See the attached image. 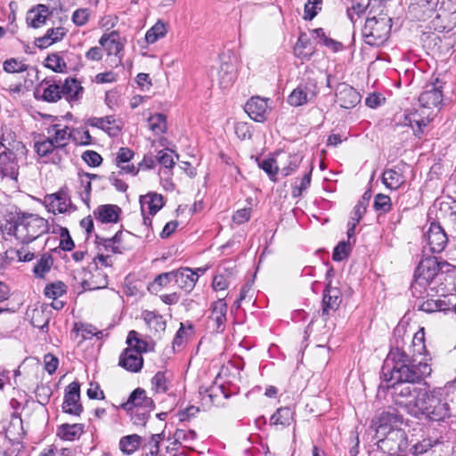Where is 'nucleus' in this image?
Instances as JSON below:
<instances>
[{
  "instance_id": "nucleus-1",
  "label": "nucleus",
  "mask_w": 456,
  "mask_h": 456,
  "mask_svg": "<svg viewBox=\"0 0 456 456\" xmlns=\"http://www.w3.org/2000/svg\"><path fill=\"white\" fill-rule=\"evenodd\" d=\"M397 402L404 405L407 411L430 421H444L451 417V408L447 402L448 392L444 387L431 390L410 385L395 387Z\"/></svg>"
},
{
  "instance_id": "nucleus-2",
  "label": "nucleus",
  "mask_w": 456,
  "mask_h": 456,
  "mask_svg": "<svg viewBox=\"0 0 456 456\" xmlns=\"http://www.w3.org/2000/svg\"><path fill=\"white\" fill-rule=\"evenodd\" d=\"M428 356L411 357L398 348L389 354L384 368V377L387 381L396 383H414L428 377L432 368Z\"/></svg>"
},
{
  "instance_id": "nucleus-3",
  "label": "nucleus",
  "mask_w": 456,
  "mask_h": 456,
  "mask_svg": "<svg viewBox=\"0 0 456 456\" xmlns=\"http://www.w3.org/2000/svg\"><path fill=\"white\" fill-rule=\"evenodd\" d=\"M49 230L48 221L35 214H23L11 224L9 231L17 240L28 244Z\"/></svg>"
},
{
  "instance_id": "nucleus-4",
  "label": "nucleus",
  "mask_w": 456,
  "mask_h": 456,
  "mask_svg": "<svg viewBox=\"0 0 456 456\" xmlns=\"http://www.w3.org/2000/svg\"><path fill=\"white\" fill-rule=\"evenodd\" d=\"M127 347L121 353L118 365L127 371L139 372L143 366L142 354L149 350V344L140 338L139 333L131 330L126 338Z\"/></svg>"
},
{
  "instance_id": "nucleus-5",
  "label": "nucleus",
  "mask_w": 456,
  "mask_h": 456,
  "mask_svg": "<svg viewBox=\"0 0 456 456\" xmlns=\"http://www.w3.org/2000/svg\"><path fill=\"white\" fill-rule=\"evenodd\" d=\"M28 150L25 145L17 142L12 150L0 153V177L17 181L20 165L26 162Z\"/></svg>"
},
{
  "instance_id": "nucleus-6",
  "label": "nucleus",
  "mask_w": 456,
  "mask_h": 456,
  "mask_svg": "<svg viewBox=\"0 0 456 456\" xmlns=\"http://www.w3.org/2000/svg\"><path fill=\"white\" fill-rule=\"evenodd\" d=\"M391 20L386 16L368 18L362 28L365 42L370 45H380L389 37Z\"/></svg>"
},
{
  "instance_id": "nucleus-7",
  "label": "nucleus",
  "mask_w": 456,
  "mask_h": 456,
  "mask_svg": "<svg viewBox=\"0 0 456 456\" xmlns=\"http://www.w3.org/2000/svg\"><path fill=\"white\" fill-rule=\"evenodd\" d=\"M439 272L440 267L436 258L427 257L422 259L415 271L414 282L411 285L413 293H416L419 288L430 286Z\"/></svg>"
},
{
  "instance_id": "nucleus-8",
  "label": "nucleus",
  "mask_w": 456,
  "mask_h": 456,
  "mask_svg": "<svg viewBox=\"0 0 456 456\" xmlns=\"http://www.w3.org/2000/svg\"><path fill=\"white\" fill-rule=\"evenodd\" d=\"M318 94L317 85L314 80L299 84L289 95L288 102L293 107H299L313 102Z\"/></svg>"
},
{
  "instance_id": "nucleus-9",
  "label": "nucleus",
  "mask_w": 456,
  "mask_h": 456,
  "mask_svg": "<svg viewBox=\"0 0 456 456\" xmlns=\"http://www.w3.org/2000/svg\"><path fill=\"white\" fill-rule=\"evenodd\" d=\"M99 44L110 58L111 63L115 66L121 64L124 45L120 41L119 34L117 31L103 34L99 40Z\"/></svg>"
},
{
  "instance_id": "nucleus-10",
  "label": "nucleus",
  "mask_w": 456,
  "mask_h": 456,
  "mask_svg": "<svg viewBox=\"0 0 456 456\" xmlns=\"http://www.w3.org/2000/svg\"><path fill=\"white\" fill-rule=\"evenodd\" d=\"M403 118V120L400 119V123L403 126H411L414 134L418 137L423 134V128L433 119L431 113L428 112V110L423 108L404 113Z\"/></svg>"
},
{
  "instance_id": "nucleus-11",
  "label": "nucleus",
  "mask_w": 456,
  "mask_h": 456,
  "mask_svg": "<svg viewBox=\"0 0 456 456\" xmlns=\"http://www.w3.org/2000/svg\"><path fill=\"white\" fill-rule=\"evenodd\" d=\"M377 439L379 448L384 452L403 451L407 447L406 435L401 428H395L390 433H387V436Z\"/></svg>"
},
{
  "instance_id": "nucleus-12",
  "label": "nucleus",
  "mask_w": 456,
  "mask_h": 456,
  "mask_svg": "<svg viewBox=\"0 0 456 456\" xmlns=\"http://www.w3.org/2000/svg\"><path fill=\"white\" fill-rule=\"evenodd\" d=\"M403 423L402 418L390 412H382L372 419L371 427L376 432V437L387 436L395 428H400Z\"/></svg>"
},
{
  "instance_id": "nucleus-13",
  "label": "nucleus",
  "mask_w": 456,
  "mask_h": 456,
  "mask_svg": "<svg viewBox=\"0 0 456 456\" xmlns=\"http://www.w3.org/2000/svg\"><path fill=\"white\" fill-rule=\"evenodd\" d=\"M140 205L143 216V224L146 226H150L151 220L150 217L146 216V214L148 213L151 216H154L164 206L163 197L157 192H149L146 195L141 196Z\"/></svg>"
},
{
  "instance_id": "nucleus-14",
  "label": "nucleus",
  "mask_w": 456,
  "mask_h": 456,
  "mask_svg": "<svg viewBox=\"0 0 456 456\" xmlns=\"http://www.w3.org/2000/svg\"><path fill=\"white\" fill-rule=\"evenodd\" d=\"M425 240L430 251L440 253L447 245L448 238L440 224L431 223L428 232L425 233Z\"/></svg>"
},
{
  "instance_id": "nucleus-15",
  "label": "nucleus",
  "mask_w": 456,
  "mask_h": 456,
  "mask_svg": "<svg viewBox=\"0 0 456 456\" xmlns=\"http://www.w3.org/2000/svg\"><path fill=\"white\" fill-rule=\"evenodd\" d=\"M421 108L426 110H439L443 103L441 85H428L419 97Z\"/></svg>"
},
{
  "instance_id": "nucleus-16",
  "label": "nucleus",
  "mask_w": 456,
  "mask_h": 456,
  "mask_svg": "<svg viewBox=\"0 0 456 456\" xmlns=\"http://www.w3.org/2000/svg\"><path fill=\"white\" fill-rule=\"evenodd\" d=\"M45 201L49 211H52L53 214H62L75 210V207L71 203L70 197L63 190H61L56 193L47 195Z\"/></svg>"
},
{
  "instance_id": "nucleus-17",
  "label": "nucleus",
  "mask_w": 456,
  "mask_h": 456,
  "mask_svg": "<svg viewBox=\"0 0 456 456\" xmlns=\"http://www.w3.org/2000/svg\"><path fill=\"white\" fill-rule=\"evenodd\" d=\"M80 400V386L77 382H72L68 386L62 404L63 411L66 413L79 415L82 411Z\"/></svg>"
},
{
  "instance_id": "nucleus-18",
  "label": "nucleus",
  "mask_w": 456,
  "mask_h": 456,
  "mask_svg": "<svg viewBox=\"0 0 456 456\" xmlns=\"http://www.w3.org/2000/svg\"><path fill=\"white\" fill-rule=\"evenodd\" d=\"M245 111L253 120L263 122L269 112L268 100L259 96L252 97L247 102Z\"/></svg>"
},
{
  "instance_id": "nucleus-19",
  "label": "nucleus",
  "mask_w": 456,
  "mask_h": 456,
  "mask_svg": "<svg viewBox=\"0 0 456 456\" xmlns=\"http://www.w3.org/2000/svg\"><path fill=\"white\" fill-rule=\"evenodd\" d=\"M120 407L126 411L141 410L144 407L153 409V401L146 395L144 389L138 387L131 393L127 401L122 403Z\"/></svg>"
},
{
  "instance_id": "nucleus-20",
  "label": "nucleus",
  "mask_w": 456,
  "mask_h": 456,
  "mask_svg": "<svg viewBox=\"0 0 456 456\" xmlns=\"http://www.w3.org/2000/svg\"><path fill=\"white\" fill-rule=\"evenodd\" d=\"M361 101V96L355 89L347 84H340L336 91V102L345 109H351L356 106Z\"/></svg>"
},
{
  "instance_id": "nucleus-21",
  "label": "nucleus",
  "mask_w": 456,
  "mask_h": 456,
  "mask_svg": "<svg viewBox=\"0 0 456 456\" xmlns=\"http://www.w3.org/2000/svg\"><path fill=\"white\" fill-rule=\"evenodd\" d=\"M47 137L58 149L66 147L72 137V132L68 126L53 124L47 127Z\"/></svg>"
},
{
  "instance_id": "nucleus-22",
  "label": "nucleus",
  "mask_w": 456,
  "mask_h": 456,
  "mask_svg": "<svg viewBox=\"0 0 456 456\" xmlns=\"http://www.w3.org/2000/svg\"><path fill=\"white\" fill-rule=\"evenodd\" d=\"M123 232H118L111 238H98L99 251L104 250L106 254H122L127 249L123 244Z\"/></svg>"
},
{
  "instance_id": "nucleus-23",
  "label": "nucleus",
  "mask_w": 456,
  "mask_h": 456,
  "mask_svg": "<svg viewBox=\"0 0 456 456\" xmlns=\"http://www.w3.org/2000/svg\"><path fill=\"white\" fill-rule=\"evenodd\" d=\"M86 124L105 131L110 136L118 135L121 129L119 124L113 116H107L104 118L92 117L86 120Z\"/></svg>"
},
{
  "instance_id": "nucleus-24",
  "label": "nucleus",
  "mask_w": 456,
  "mask_h": 456,
  "mask_svg": "<svg viewBox=\"0 0 456 456\" xmlns=\"http://www.w3.org/2000/svg\"><path fill=\"white\" fill-rule=\"evenodd\" d=\"M227 304L224 298H219L212 305L209 321L213 322L216 331H222L226 321Z\"/></svg>"
},
{
  "instance_id": "nucleus-25",
  "label": "nucleus",
  "mask_w": 456,
  "mask_h": 456,
  "mask_svg": "<svg viewBox=\"0 0 456 456\" xmlns=\"http://www.w3.org/2000/svg\"><path fill=\"white\" fill-rule=\"evenodd\" d=\"M199 279V275L190 268H181L174 272V281L177 286L184 290H191L196 281Z\"/></svg>"
},
{
  "instance_id": "nucleus-26",
  "label": "nucleus",
  "mask_w": 456,
  "mask_h": 456,
  "mask_svg": "<svg viewBox=\"0 0 456 456\" xmlns=\"http://www.w3.org/2000/svg\"><path fill=\"white\" fill-rule=\"evenodd\" d=\"M342 302L338 289L328 286L323 295L322 315H329L330 311H336Z\"/></svg>"
},
{
  "instance_id": "nucleus-27",
  "label": "nucleus",
  "mask_w": 456,
  "mask_h": 456,
  "mask_svg": "<svg viewBox=\"0 0 456 456\" xmlns=\"http://www.w3.org/2000/svg\"><path fill=\"white\" fill-rule=\"evenodd\" d=\"M121 209L117 205H102L94 212L97 220L102 223H117Z\"/></svg>"
},
{
  "instance_id": "nucleus-28",
  "label": "nucleus",
  "mask_w": 456,
  "mask_h": 456,
  "mask_svg": "<svg viewBox=\"0 0 456 456\" xmlns=\"http://www.w3.org/2000/svg\"><path fill=\"white\" fill-rule=\"evenodd\" d=\"M67 31L63 27L53 28L47 30L45 36L38 37L36 45L39 48H47L53 44L61 40Z\"/></svg>"
},
{
  "instance_id": "nucleus-29",
  "label": "nucleus",
  "mask_w": 456,
  "mask_h": 456,
  "mask_svg": "<svg viewBox=\"0 0 456 456\" xmlns=\"http://www.w3.org/2000/svg\"><path fill=\"white\" fill-rule=\"evenodd\" d=\"M49 14L48 8L43 4H39L37 8L30 10L27 14V23L35 28H40L46 23Z\"/></svg>"
},
{
  "instance_id": "nucleus-30",
  "label": "nucleus",
  "mask_w": 456,
  "mask_h": 456,
  "mask_svg": "<svg viewBox=\"0 0 456 456\" xmlns=\"http://www.w3.org/2000/svg\"><path fill=\"white\" fill-rule=\"evenodd\" d=\"M426 353L424 328H420L412 337L410 346V354H411V357H419L421 359L424 356H428Z\"/></svg>"
},
{
  "instance_id": "nucleus-31",
  "label": "nucleus",
  "mask_w": 456,
  "mask_h": 456,
  "mask_svg": "<svg viewBox=\"0 0 456 456\" xmlns=\"http://www.w3.org/2000/svg\"><path fill=\"white\" fill-rule=\"evenodd\" d=\"M84 433L83 424H62L57 429V436L66 441H74Z\"/></svg>"
},
{
  "instance_id": "nucleus-32",
  "label": "nucleus",
  "mask_w": 456,
  "mask_h": 456,
  "mask_svg": "<svg viewBox=\"0 0 456 456\" xmlns=\"http://www.w3.org/2000/svg\"><path fill=\"white\" fill-rule=\"evenodd\" d=\"M143 319L154 334H159L166 330L165 320L156 312L145 311L143 313Z\"/></svg>"
},
{
  "instance_id": "nucleus-33",
  "label": "nucleus",
  "mask_w": 456,
  "mask_h": 456,
  "mask_svg": "<svg viewBox=\"0 0 456 456\" xmlns=\"http://www.w3.org/2000/svg\"><path fill=\"white\" fill-rule=\"evenodd\" d=\"M219 84L223 88L230 87L236 79L235 68L227 62L222 63L218 71Z\"/></svg>"
},
{
  "instance_id": "nucleus-34",
  "label": "nucleus",
  "mask_w": 456,
  "mask_h": 456,
  "mask_svg": "<svg viewBox=\"0 0 456 456\" xmlns=\"http://www.w3.org/2000/svg\"><path fill=\"white\" fill-rule=\"evenodd\" d=\"M61 94L68 101L77 100L82 93V86L77 80L74 78L66 79L64 84H61Z\"/></svg>"
},
{
  "instance_id": "nucleus-35",
  "label": "nucleus",
  "mask_w": 456,
  "mask_h": 456,
  "mask_svg": "<svg viewBox=\"0 0 456 456\" xmlns=\"http://www.w3.org/2000/svg\"><path fill=\"white\" fill-rule=\"evenodd\" d=\"M157 159L160 165L164 167L163 169L159 170L160 179L162 176H170L171 168L175 165L174 152L168 150H162L158 152Z\"/></svg>"
},
{
  "instance_id": "nucleus-36",
  "label": "nucleus",
  "mask_w": 456,
  "mask_h": 456,
  "mask_svg": "<svg viewBox=\"0 0 456 456\" xmlns=\"http://www.w3.org/2000/svg\"><path fill=\"white\" fill-rule=\"evenodd\" d=\"M382 183L387 189L396 190L404 183V177L395 169H387L382 175Z\"/></svg>"
},
{
  "instance_id": "nucleus-37",
  "label": "nucleus",
  "mask_w": 456,
  "mask_h": 456,
  "mask_svg": "<svg viewBox=\"0 0 456 456\" xmlns=\"http://www.w3.org/2000/svg\"><path fill=\"white\" fill-rule=\"evenodd\" d=\"M142 438L138 435H128L123 436L119 441V449L126 454L134 453L140 446Z\"/></svg>"
},
{
  "instance_id": "nucleus-38",
  "label": "nucleus",
  "mask_w": 456,
  "mask_h": 456,
  "mask_svg": "<svg viewBox=\"0 0 456 456\" xmlns=\"http://www.w3.org/2000/svg\"><path fill=\"white\" fill-rule=\"evenodd\" d=\"M42 88H43V93H42V99L45 102H55L57 101H59L62 94H61V84H48V83H45V84H42L41 85Z\"/></svg>"
},
{
  "instance_id": "nucleus-39",
  "label": "nucleus",
  "mask_w": 456,
  "mask_h": 456,
  "mask_svg": "<svg viewBox=\"0 0 456 456\" xmlns=\"http://www.w3.org/2000/svg\"><path fill=\"white\" fill-rule=\"evenodd\" d=\"M293 420V411L289 407L280 408L271 417V423L282 427L289 426Z\"/></svg>"
},
{
  "instance_id": "nucleus-40",
  "label": "nucleus",
  "mask_w": 456,
  "mask_h": 456,
  "mask_svg": "<svg viewBox=\"0 0 456 456\" xmlns=\"http://www.w3.org/2000/svg\"><path fill=\"white\" fill-rule=\"evenodd\" d=\"M167 32V25L159 20L146 32L145 40L148 44H154L159 38L164 37Z\"/></svg>"
},
{
  "instance_id": "nucleus-41",
  "label": "nucleus",
  "mask_w": 456,
  "mask_h": 456,
  "mask_svg": "<svg viewBox=\"0 0 456 456\" xmlns=\"http://www.w3.org/2000/svg\"><path fill=\"white\" fill-rule=\"evenodd\" d=\"M73 332L76 335V338H81V340L91 339L92 338L101 334L95 327L89 324H75Z\"/></svg>"
},
{
  "instance_id": "nucleus-42",
  "label": "nucleus",
  "mask_w": 456,
  "mask_h": 456,
  "mask_svg": "<svg viewBox=\"0 0 456 456\" xmlns=\"http://www.w3.org/2000/svg\"><path fill=\"white\" fill-rule=\"evenodd\" d=\"M149 129L154 134H163L167 129L166 117L163 114H155L148 118Z\"/></svg>"
},
{
  "instance_id": "nucleus-43",
  "label": "nucleus",
  "mask_w": 456,
  "mask_h": 456,
  "mask_svg": "<svg viewBox=\"0 0 456 456\" xmlns=\"http://www.w3.org/2000/svg\"><path fill=\"white\" fill-rule=\"evenodd\" d=\"M96 175L83 174L79 175V180L82 187L80 196L82 200L88 205L90 201V194L92 190L91 180L96 178Z\"/></svg>"
},
{
  "instance_id": "nucleus-44",
  "label": "nucleus",
  "mask_w": 456,
  "mask_h": 456,
  "mask_svg": "<svg viewBox=\"0 0 456 456\" xmlns=\"http://www.w3.org/2000/svg\"><path fill=\"white\" fill-rule=\"evenodd\" d=\"M259 167L269 175V177L275 181V175L278 171H281V167L278 165L276 159L273 158H269L264 159L261 163H259Z\"/></svg>"
},
{
  "instance_id": "nucleus-45",
  "label": "nucleus",
  "mask_w": 456,
  "mask_h": 456,
  "mask_svg": "<svg viewBox=\"0 0 456 456\" xmlns=\"http://www.w3.org/2000/svg\"><path fill=\"white\" fill-rule=\"evenodd\" d=\"M151 384L157 393H165L168 390L169 382L164 372H157L151 379Z\"/></svg>"
},
{
  "instance_id": "nucleus-46",
  "label": "nucleus",
  "mask_w": 456,
  "mask_h": 456,
  "mask_svg": "<svg viewBox=\"0 0 456 456\" xmlns=\"http://www.w3.org/2000/svg\"><path fill=\"white\" fill-rule=\"evenodd\" d=\"M34 148L37 153L41 157H45L52 153L55 149H57L48 137L44 140L36 142Z\"/></svg>"
},
{
  "instance_id": "nucleus-47",
  "label": "nucleus",
  "mask_w": 456,
  "mask_h": 456,
  "mask_svg": "<svg viewBox=\"0 0 456 456\" xmlns=\"http://www.w3.org/2000/svg\"><path fill=\"white\" fill-rule=\"evenodd\" d=\"M301 160H302L301 156H299L297 154L288 156V164L281 165V173L284 176L289 175L291 173H293L297 168Z\"/></svg>"
},
{
  "instance_id": "nucleus-48",
  "label": "nucleus",
  "mask_w": 456,
  "mask_h": 456,
  "mask_svg": "<svg viewBox=\"0 0 456 456\" xmlns=\"http://www.w3.org/2000/svg\"><path fill=\"white\" fill-rule=\"evenodd\" d=\"M311 173L312 170L308 171L304 175V176L300 179V181L297 180L292 188V195L294 197H298L302 194L304 191H305L311 183Z\"/></svg>"
},
{
  "instance_id": "nucleus-49",
  "label": "nucleus",
  "mask_w": 456,
  "mask_h": 456,
  "mask_svg": "<svg viewBox=\"0 0 456 456\" xmlns=\"http://www.w3.org/2000/svg\"><path fill=\"white\" fill-rule=\"evenodd\" d=\"M49 317L42 309L33 310L31 323L34 327L44 330L47 327Z\"/></svg>"
},
{
  "instance_id": "nucleus-50",
  "label": "nucleus",
  "mask_w": 456,
  "mask_h": 456,
  "mask_svg": "<svg viewBox=\"0 0 456 456\" xmlns=\"http://www.w3.org/2000/svg\"><path fill=\"white\" fill-rule=\"evenodd\" d=\"M4 69L8 73H20L27 69V65L22 61L11 58L4 62Z\"/></svg>"
},
{
  "instance_id": "nucleus-51",
  "label": "nucleus",
  "mask_w": 456,
  "mask_h": 456,
  "mask_svg": "<svg viewBox=\"0 0 456 456\" xmlns=\"http://www.w3.org/2000/svg\"><path fill=\"white\" fill-rule=\"evenodd\" d=\"M66 286L62 282H56L47 285L45 289V294L49 298L56 299L57 297L62 296L66 289Z\"/></svg>"
},
{
  "instance_id": "nucleus-52",
  "label": "nucleus",
  "mask_w": 456,
  "mask_h": 456,
  "mask_svg": "<svg viewBox=\"0 0 456 456\" xmlns=\"http://www.w3.org/2000/svg\"><path fill=\"white\" fill-rule=\"evenodd\" d=\"M322 0H308L305 4L304 19L313 20L321 10Z\"/></svg>"
},
{
  "instance_id": "nucleus-53",
  "label": "nucleus",
  "mask_w": 456,
  "mask_h": 456,
  "mask_svg": "<svg viewBox=\"0 0 456 456\" xmlns=\"http://www.w3.org/2000/svg\"><path fill=\"white\" fill-rule=\"evenodd\" d=\"M151 411L152 409H146L144 407L141 410H134L126 412L130 414L131 419L135 425H143L145 424Z\"/></svg>"
},
{
  "instance_id": "nucleus-54",
  "label": "nucleus",
  "mask_w": 456,
  "mask_h": 456,
  "mask_svg": "<svg viewBox=\"0 0 456 456\" xmlns=\"http://www.w3.org/2000/svg\"><path fill=\"white\" fill-rule=\"evenodd\" d=\"M374 208L377 211L387 212L391 208V200L387 195L379 193L375 196Z\"/></svg>"
},
{
  "instance_id": "nucleus-55",
  "label": "nucleus",
  "mask_w": 456,
  "mask_h": 456,
  "mask_svg": "<svg viewBox=\"0 0 456 456\" xmlns=\"http://www.w3.org/2000/svg\"><path fill=\"white\" fill-rule=\"evenodd\" d=\"M196 438V433L192 430L177 429L175 433V439L180 444L190 445L191 442Z\"/></svg>"
},
{
  "instance_id": "nucleus-56",
  "label": "nucleus",
  "mask_w": 456,
  "mask_h": 456,
  "mask_svg": "<svg viewBox=\"0 0 456 456\" xmlns=\"http://www.w3.org/2000/svg\"><path fill=\"white\" fill-rule=\"evenodd\" d=\"M53 260L51 257H42L34 267L36 276L43 278L51 269Z\"/></svg>"
},
{
  "instance_id": "nucleus-57",
  "label": "nucleus",
  "mask_w": 456,
  "mask_h": 456,
  "mask_svg": "<svg viewBox=\"0 0 456 456\" xmlns=\"http://www.w3.org/2000/svg\"><path fill=\"white\" fill-rule=\"evenodd\" d=\"M71 139L80 145H88L91 143L92 137L87 130H74L72 133Z\"/></svg>"
},
{
  "instance_id": "nucleus-58",
  "label": "nucleus",
  "mask_w": 456,
  "mask_h": 456,
  "mask_svg": "<svg viewBox=\"0 0 456 456\" xmlns=\"http://www.w3.org/2000/svg\"><path fill=\"white\" fill-rule=\"evenodd\" d=\"M90 17V11L87 8L77 9L73 12L72 20L77 26L85 25Z\"/></svg>"
},
{
  "instance_id": "nucleus-59",
  "label": "nucleus",
  "mask_w": 456,
  "mask_h": 456,
  "mask_svg": "<svg viewBox=\"0 0 456 456\" xmlns=\"http://www.w3.org/2000/svg\"><path fill=\"white\" fill-rule=\"evenodd\" d=\"M436 444V441H433L431 438H425L422 441L414 444L411 448V452L414 454H422L427 452L429 449H431Z\"/></svg>"
},
{
  "instance_id": "nucleus-60",
  "label": "nucleus",
  "mask_w": 456,
  "mask_h": 456,
  "mask_svg": "<svg viewBox=\"0 0 456 456\" xmlns=\"http://www.w3.org/2000/svg\"><path fill=\"white\" fill-rule=\"evenodd\" d=\"M82 159L91 167H98L102 161L101 155L94 151H87L84 152Z\"/></svg>"
},
{
  "instance_id": "nucleus-61",
  "label": "nucleus",
  "mask_w": 456,
  "mask_h": 456,
  "mask_svg": "<svg viewBox=\"0 0 456 456\" xmlns=\"http://www.w3.org/2000/svg\"><path fill=\"white\" fill-rule=\"evenodd\" d=\"M235 134L241 140L249 139L251 137L250 126L248 123L239 122L234 127Z\"/></svg>"
},
{
  "instance_id": "nucleus-62",
  "label": "nucleus",
  "mask_w": 456,
  "mask_h": 456,
  "mask_svg": "<svg viewBox=\"0 0 456 456\" xmlns=\"http://www.w3.org/2000/svg\"><path fill=\"white\" fill-rule=\"evenodd\" d=\"M191 334V326L189 325L185 327L184 324L181 323V327L176 332V335L174 338V344L177 346H181L183 341Z\"/></svg>"
},
{
  "instance_id": "nucleus-63",
  "label": "nucleus",
  "mask_w": 456,
  "mask_h": 456,
  "mask_svg": "<svg viewBox=\"0 0 456 456\" xmlns=\"http://www.w3.org/2000/svg\"><path fill=\"white\" fill-rule=\"evenodd\" d=\"M349 246L345 241L338 244L333 252V260L341 261L348 255Z\"/></svg>"
},
{
  "instance_id": "nucleus-64",
  "label": "nucleus",
  "mask_w": 456,
  "mask_h": 456,
  "mask_svg": "<svg viewBox=\"0 0 456 456\" xmlns=\"http://www.w3.org/2000/svg\"><path fill=\"white\" fill-rule=\"evenodd\" d=\"M44 362L45 370L49 374H52L56 370L59 364V360L52 354H47L45 355Z\"/></svg>"
}]
</instances>
